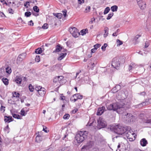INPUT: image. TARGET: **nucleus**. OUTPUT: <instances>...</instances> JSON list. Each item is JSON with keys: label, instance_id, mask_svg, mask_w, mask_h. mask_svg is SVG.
<instances>
[{"label": "nucleus", "instance_id": "nucleus-1", "mask_svg": "<svg viewBox=\"0 0 151 151\" xmlns=\"http://www.w3.org/2000/svg\"><path fill=\"white\" fill-rule=\"evenodd\" d=\"M110 129L111 131L114 132H131V128L129 126H122L120 124L116 125L114 124L110 127Z\"/></svg>", "mask_w": 151, "mask_h": 151}, {"label": "nucleus", "instance_id": "nucleus-2", "mask_svg": "<svg viewBox=\"0 0 151 151\" xmlns=\"http://www.w3.org/2000/svg\"><path fill=\"white\" fill-rule=\"evenodd\" d=\"M117 135H114L113 136L112 139L113 140L115 138H117L118 137H122L123 136L126 135V137L128 139H129L130 141H132L135 139V136L136 135L134 133H115Z\"/></svg>", "mask_w": 151, "mask_h": 151}, {"label": "nucleus", "instance_id": "nucleus-3", "mask_svg": "<svg viewBox=\"0 0 151 151\" xmlns=\"http://www.w3.org/2000/svg\"><path fill=\"white\" fill-rule=\"evenodd\" d=\"M124 105L125 104L123 101H120L119 102H117L110 104L107 107V108L109 110L116 111L118 109L122 108Z\"/></svg>", "mask_w": 151, "mask_h": 151}, {"label": "nucleus", "instance_id": "nucleus-4", "mask_svg": "<svg viewBox=\"0 0 151 151\" xmlns=\"http://www.w3.org/2000/svg\"><path fill=\"white\" fill-rule=\"evenodd\" d=\"M123 119L127 123H132L135 121L136 118L132 114L128 113L123 114Z\"/></svg>", "mask_w": 151, "mask_h": 151}, {"label": "nucleus", "instance_id": "nucleus-5", "mask_svg": "<svg viewBox=\"0 0 151 151\" xmlns=\"http://www.w3.org/2000/svg\"><path fill=\"white\" fill-rule=\"evenodd\" d=\"M88 133H78L76 136V139L77 142L78 143H82L85 139V138L86 137Z\"/></svg>", "mask_w": 151, "mask_h": 151}, {"label": "nucleus", "instance_id": "nucleus-6", "mask_svg": "<svg viewBox=\"0 0 151 151\" xmlns=\"http://www.w3.org/2000/svg\"><path fill=\"white\" fill-rule=\"evenodd\" d=\"M97 122L98 124L97 127L93 126V127L94 129H99L105 127L106 125V122H105L103 119L101 118L100 117L99 119L97 120Z\"/></svg>", "mask_w": 151, "mask_h": 151}, {"label": "nucleus", "instance_id": "nucleus-7", "mask_svg": "<svg viewBox=\"0 0 151 151\" xmlns=\"http://www.w3.org/2000/svg\"><path fill=\"white\" fill-rule=\"evenodd\" d=\"M64 80V77L62 76H59L55 77L53 79L54 83L57 85L60 86L63 84L62 81Z\"/></svg>", "mask_w": 151, "mask_h": 151}, {"label": "nucleus", "instance_id": "nucleus-8", "mask_svg": "<svg viewBox=\"0 0 151 151\" xmlns=\"http://www.w3.org/2000/svg\"><path fill=\"white\" fill-rule=\"evenodd\" d=\"M119 58L118 57L114 58L112 62L111 65L114 68L117 69V67L119 66L120 65V62L119 61Z\"/></svg>", "mask_w": 151, "mask_h": 151}, {"label": "nucleus", "instance_id": "nucleus-9", "mask_svg": "<svg viewBox=\"0 0 151 151\" xmlns=\"http://www.w3.org/2000/svg\"><path fill=\"white\" fill-rule=\"evenodd\" d=\"M69 32L72 36L75 37H77L79 35L78 29L75 27H71L69 29Z\"/></svg>", "mask_w": 151, "mask_h": 151}, {"label": "nucleus", "instance_id": "nucleus-10", "mask_svg": "<svg viewBox=\"0 0 151 151\" xmlns=\"http://www.w3.org/2000/svg\"><path fill=\"white\" fill-rule=\"evenodd\" d=\"M94 144L93 141H89L86 145L83 146L81 149V151H84L85 150H89L92 147Z\"/></svg>", "mask_w": 151, "mask_h": 151}, {"label": "nucleus", "instance_id": "nucleus-11", "mask_svg": "<svg viewBox=\"0 0 151 151\" xmlns=\"http://www.w3.org/2000/svg\"><path fill=\"white\" fill-rule=\"evenodd\" d=\"M26 56V54L25 52L20 54L17 57V63L18 64L21 63L23 60L25 58Z\"/></svg>", "mask_w": 151, "mask_h": 151}, {"label": "nucleus", "instance_id": "nucleus-12", "mask_svg": "<svg viewBox=\"0 0 151 151\" xmlns=\"http://www.w3.org/2000/svg\"><path fill=\"white\" fill-rule=\"evenodd\" d=\"M116 151H128V150L124 144H119L117 146V149Z\"/></svg>", "mask_w": 151, "mask_h": 151}, {"label": "nucleus", "instance_id": "nucleus-13", "mask_svg": "<svg viewBox=\"0 0 151 151\" xmlns=\"http://www.w3.org/2000/svg\"><path fill=\"white\" fill-rule=\"evenodd\" d=\"M137 4L139 7L141 9H143L146 7V4L145 2L142 0H137Z\"/></svg>", "mask_w": 151, "mask_h": 151}, {"label": "nucleus", "instance_id": "nucleus-14", "mask_svg": "<svg viewBox=\"0 0 151 151\" xmlns=\"http://www.w3.org/2000/svg\"><path fill=\"white\" fill-rule=\"evenodd\" d=\"M36 134L37 135L36 137V141L37 142H39L42 140V133H36Z\"/></svg>", "mask_w": 151, "mask_h": 151}, {"label": "nucleus", "instance_id": "nucleus-15", "mask_svg": "<svg viewBox=\"0 0 151 151\" xmlns=\"http://www.w3.org/2000/svg\"><path fill=\"white\" fill-rule=\"evenodd\" d=\"M106 110L104 106H102L99 108L96 114L98 115H101Z\"/></svg>", "mask_w": 151, "mask_h": 151}, {"label": "nucleus", "instance_id": "nucleus-16", "mask_svg": "<svg viewBox=\"0 0 151 151\" xmlns=\"http://www.w3.org/2000/svg\"><path fill=\"white\" fill-rule=\"evenodd\" d=\"M121 86L119 85H116V86L113 88L111 90V91L113 93H116L117 91L120 89Z\"/></svg>", "mask_w": 151, "mask_h": 151}, {"label": "nucleus", "instance_id": "nucleus-17", "mask_svg": "<svg viewBox=\"0 0 151 151\" xmlns=\"http://www.w3.org/2000/svg\"><path fill=\"white\" fill-rule=\"evenodd\" d=\"M147 143V142L145 138L142 139L140 141V144L143 147L146 146Z\"/></svg>", "mask_w": 151, "mask_h": 151}, {"label": "nucleus", "instance_id": "nucleus-18", "mask_svg": "<svg viewBox=\"0 0 151 151\" xmlns=\"http://www.w3.org/2000/svg\"><path fill=\"white\" fill-rule=\"evenodd\" d=\"M45 89L44 88L42 87L38 91V93L40 96H44L45 93Z\"/></svg>", "mask_w": 151, "mask_h": 151}, {"label": "nucleus", "instance_id": "nucleus-19", "mask_svg": "<svg viewBox=\"0 0 151 151\" xmlns=\"http://www.w3.org/2000/svg\"><path fill=\"white\" fill-rule=\"evenodd\" d=\"M62 49V48L61 47L60 45H57L55 47V49L53 51V53L58 52L60 51Z\"/></svg>", "mask_w": 151, "mask_h": 151}, {"label": "nucleus", "instance_id": "nucleus-20", "mask_svg": "<svg viewBox=\"0 0 151 151\" xmlns=\"http://www.w3.org/2000/svg\"><path fill=\"white\" fill-rule=\"evenodd\" d=\"M66 55L67 53L66 52L60 53L59 57L58 58V60H61L66 56Z\"/></svg>", "mask_w": 151, "mask_h": 151}, {"label": "nucleus", "instance_id": "nucleus-21", "mask_svg": "<svg viewBox=\"0 0 151 151\" xmlns=\"http://www.w3.org/2000/svg\"><path fill=\"white\" fill-rule=\"evenodd\" d=\"M94 121V119L93 118L92 119H90L89 122H88L87 124V126H92L93 124Z\"/></svg>", "mask_w": 151, "mask_h": 151}, {"label": "nucleus", "instance_id": "nucleus-22", "mask_svg": "<svg viewBox=\"0 0 151 151\" xmlns=\"http://www.w3.org/2000/svg\"><path fill=\"white\" fill-rule=\"evenodd\" d=\"M108 30L109 29L108 27H106L104 28V38L106 37L108 35L109 33H108Z\"/></svg>", "mask_w": 151, "mask_h": 151}, {"label": "nucleus", "instance_id": "nucleus-23", "mask_svg": "<svg viewBox=\"0 0 151 151\" xmlns=\"http://www.w3.org/2000/svg\"><path fill=\"white\" fill-rule=\"evenodd\" d=\"M22 81V79L21 78V76H19L15 80V82L18 84H21Z\"/></svg>", "mask_w": 151, "mask_h": 151}, {"label": "nucleus", "instance_id": "nucleus-24", "mask_svg": "<svg viewBox=\"0 0 151 151\" xmlns=\"http://www.w3.org/2000/svg\"><path fill=\"white\" fill-rule=\"evenodd\" d=\"M77 96V99H81L83 98V96L81 95H80L79 93H76L75 94L73 95V97L75 98V96Z\"/></svg>", "mask_w": 151, "mask_h": 151}, {"label": "nucleus", "instance_id": "nucleus-25", "mask_svg": "<svg viewBox=\"0 0 151 151\" xmlns=\"http://www.w3.org/2000/svg\"><path fill=\"white\" fill-rule=\"evenodd\" d=\"M111 9L113 12H116L117 10L118 6L116 5L113 6L111 7Z\"/></svg>", "mask_w": 151, "mask_h": 151}, {"label": "nucleus", "instance_id": "nucleus-26", "mask_svg": "<svg viewBox=\"0 0 151 151\" xmlns=\"http://www.w3.org/2000/svg\"><path fill=\"white\" fill-rule=\"evenodd\" d=\"M148 104V102L147 101H145V102H143L142 103H141L140 104H138V107H141L147 105Z\"/></svg>", "mask_w": 151, "mask_h": 151}, {"label": "nucleus", "instance_id": "nucleus-27", "mask_svg": "<svg viewBox=\"0 0 151 151\" xmlns=\"http://www.w3.org/2000/svg\"><path fill=\"white\" fill-rule=\"evenodd\" d=\"M4 120L5 121V123L6 124V123L7 124L9 122V116H4Z\"/></svg>", "mask_w": 151, "mask_h": 151}, {"label": "nucleus", "instance_id": "nucleus-28", "mask_svg": "<svg viewBox=\"0 0 151 151\" xmlns=\"http://www.w3.org/2000/svg\"><path fill=\"white\" fill-rule=\"evenodd\" d=\"M88 29H83L81 30V35H85L86 33L88 32Z\"/></svg>", "mask_w": 151, "mask_h": 151}, {"label": "nucleus", "instance_id": "nucleus-29", "mask_svg": "<svg viewBox=\"0 0 151 151\" xmlns=\"http://www.w3.org/2000/svg\"><path fill=\"white\" fill-rule=\"evenodd\" d=\"M141 36V35H137L136 36L134 37L133 39V40L135 41L136 42L135 44L136 43H137L139 41H137V40Z\"/></svg>", "mask_w": 151, "mask_h": 151}, {"label": "nucleus", "instance_id": "nucleus-30", "mask_svg": "<svg viewBox=\"0 0 151 151\" xmlns=\"http://www.w3.org/2000/svg\"><path fill=\"white\" fill-rule=\"evenodd\" d=\"M42 52V50L41 48H38L36 50L35 52L37 54H40Z\"/></svg>", "mask_w": 151, "mask_h": 151}, {"label": "nucleus", "instance_id": "nucleus-31", "mask_svg": "<svg viewBox=\"0 0 151 151\" xmlns=\"http://www.w3.org/2000/svg\"><path fill=\"white\" fill-rule=\"evenodd\" d=\"M59 151H70L69 148L68 147H64L60 149Z\"/></svg>", "mask_w": 151, "mask_h": 151}, {"label": "nucleus", "instance_id": "nucleus-32", "mask_svg": "<svg viewBox=\"0 0 151 151\" xmlns=\"http://www.w3.org/2000/svg\"><path fill=\"white\" fill-rule=\"evenodd\" d=\"M2 81L5 85H7L8 84V80L6 78H3Z\"/></svg>", "mask_w": 151, "mask_h": 151}, {"label": "nucleus", "instance_id": "nucleus-33", "mask_svg": "<svg viewBox=\"0 0 151 151\" xmlns=\"http://www.w3.org/2000/svg\"><path fill=\"white\" fill-rule=\"evenodd\" d=\"M12 93L13 97H16V98H19V93H17V92H15Z\"/></svg>", "mask_w": 151, "mask_h": 151}, {"label": "nucleus", "instance_id": "nucleus-34", "mask_svg": "<svg viewBox=\"0 0 151 151\" xmlns=\"http://www.w3.org/2000/svg\"><path fill=\"white\" fill-rule=\"evenodd\" d=\"M144 122L145 123L151 124V119L147 118L144 120Z\"/></svg>", "mask_w": 151, "mask_h": 151}, {"label": "nucleus", "instance_id": "nucleus-35", "mask_svg": "<svg viewBox=\"0 0 151 151\" xmlns=\"http://www.w3.org/2000/svg\"><path fill=\"white\" fill-rule=\"evenodd\" d=\"M110 9L109 7H106L105 9L104 10V14H107V13H108L109 12V11H110Z\"/></svg>", "mask_w": 151, "mask_h": 151}, {"label": "nucleus", "instance_id": "nucleus-36", "mask_svg": "<svg viewBox=\"0 0 151 151\" xmlns=\"http://www.w3.org/2000/svg\"><path fill=\"white\" fill-rule=\"evenodd\" d=\"M58 19H61L62 17V14L61 13H59L57 14H55L54 15Z\"/></svg>", "mask_w": 151, "mask_h": 151}, {"label": "nucleus", "instance_id": "nucleus-37", "mask_svg": "<svg viewBox=\"0 0 151 151\" xmlns=\"http://www.w3.org/2000/svg\"><path fill=\"white\" fill-rule=\"evenodd\" d=\"M33 9L34 11L35 12L37 13H38L39 12V9L38 7L37 6H34L33 7Z\"/></svg>", "mask_w": 151, "mask_h": 151}, {"label": "nucleus", "instance_id": "nucleus-38", "mask_svg": "<svg viewBox=\"0 0 151 151\" xmlns=\"http://www.w3.org/2000/svg\"><path fill=\"white\" fill-rule=\"evenodd\" d=\"M114 13L113 12H111L109 14L107 17L106 19L107 20H109L113 16Z\"/></svg>", "mask_w": 151, "mask_h": 151}, {"label": "nucleus", "instance_id": "nucleus-39", "mask_svg": "<svg viewBox=\"0 0 151 151\" xmlns=\"http://www.w3.org/2000/svg\"><path fill=\"white\" fill-rule=\"evenodd\" d=\"M32 14L30 12H27L25 13V16L27 17H29Z\"/></svg>", "mask_w": 151, "mask_h": 151}, {"label": "nucleus", "instance_id": "nucleus-40", "mask_svg": "<svg viewBox=\"0 0 151 151\" xmlns=\"http://www.w3.org/2000/svg\"><path fill=\"white\" fill-rule=\"evenodd\" d=\"M107 45L106 43H104L102 46L101 49L103 51H104L106 50V48L107 46Z\"/></svg>", "mask_w": 151, "mask_h": 151}, {"label": "nucleus", "instance_id": "nucleus-41", "mask_svg": "<svg viewBox=\"0 0 151 151\" xmlns=\"http://www.w3.org/2000/svg\"><path fill=\"white\" fill-rule=\"evenodd\" d=\"M116 42L117 43V46H119L123 44L122 41L118 39L117 40Z\"/></svg>", "mask_w": 151, "mask_h": 151}, {"label": "nucleus", "instance_id": "nucleus-42", "mask_svg": "<svg viewBox=\"0 0 151 151\" xmlns=\"http://www.w3.org/2000/svg\"><path fill=\"white\" fill-rule=\"evenodd\" d=\"M35 61L37 62H39L40 60V56L39 55H36L35 59Z\"/></svg>", "mask_w": 151, "mask_h": 151}, {"label": "nucleus", "instance_id": "nucleus-43", "mask_svg": "<svg viewBox=\"0 0 151 151\" xmlns=\"http://www.w3.org/2000/svg\"><path fill=\"white\" fill-rule=\"evenodd\" d=\"M29 88L30 91L33 92L34 89V88L31 84H30L29 86Z\"/></svg>", "mask_w": 151, "mask_h": 151}, {"label": "nucleus", "instance_id": "nucleus-44", "mask_svg": "<svg viewBox=\"0 0 151 151\" xmlns=\"http://www.w3.org/2000/svg\"><path fill=\"white\" fill-rule=\"evenodd\" d=\"M13 117L17 119H20V116L19 115H17L15 114H12Z\"/></svg>", "mask_w": 151, "mask_h": 151}, {"label": "nucleus", "instance_id": "nucleus-45", "mask_svg": "<svg viewBox=\"0 0 151 151\" xmlns=\"http://www.w3.org/2000/svg\"><path fill=\"white\" fill-rule=\"evenodd\" d=\"M70 115L68 114H65L63 116V118L65 119H68L70 117Z\"/></svg>", "mask_w": 151, "mask_h": 151}, {"label": "nucleus", "instance_id": "nucleus-46", "mask_svg": "<svg viewBox=\"0 0 151 151\" xmlns=\"http://www.w3.org/2000/svg\"><path fill=\"white\" fill-rule=\"evenodd\" d=\"M42 28L44 29H47L48 28V24L47 23L44 24L42 26Z\"/></svg>", "mask_w": 151, "mask_h": 151}, {"label": "nucleus", "instance_id": "nucleus-47", "mask_svg": "<svg viewBox=\"0 0 151 151\" xmlns=\"http://www.w3.org/2000/svg\"><path fill=\"white\" fill-rule=\"evenodd\" d=\"M60 99L61 100H64L65 99V96H63V94H60Z\"/></svg>", "mask_w": 151, "mask_h": 151}, {"label": "nucleus", "instance_id": "nucleus-48", "mask_svg": "<svg viewBox=\"0 0 151 151\" xmlns=\"http://www.w3.org/2000/svg\"><path fill=\"white\" fill-rule=\"evenodd\" d=\"M41 88H42V87H41V86H35V89L36 91H37L38 92V91H40V90Z\"/></svg>", "mask_w": 151, "mask_h": 151}, {"label": "nucleus", "instance_id": "nucleus-49", "mask_svg": "<svg viewBox=\"0 0 151 151\" xmlns=\"http://www.w3.org/2000/svg\"><path fill=\"white\" fill-rule=\"evenodd\" d=\"M101 46V45L99 44H97L94 45V47L95 48H96V49L97 50L98 48L99 47Z\"/></svg>", "mask_w": 151, "mask_h": 151}, {"label": "nucleus", "instance_id": "nucleus-50", "mask_svg": "<svg viewBox=\"0 0 151 151\" xmlns=\"http://www.w3.org/2000/svg\"><path fill=\"white\" fill-rule=\"evenodd\" d=\"M9 124H7V125H6V126L5 128H4V131L5 132L9 130Z\"/></svg>", "mask_w": 151, "mask_h": 151}, {"label": "nucleus", "instance_id": "nucleus-51", "mask_svg": "<svg viewBox=\"0 0 151 151\" xmlns=\"http://www.w3.org/2000/svg\"><path fill=\"white\" fill-rule=\"evenodd\" d=\"M77 100V99L76 98H75V97L73 98V96H72V97L70 98V100L71 101H73L74 102L76 101Z\"/></svg>", "mask_w": 151, "mask_h": 151}, {"label": "nucleus", "instance_id": "nucleus-52", "mask_svg": "<svg viewBox=\"0 0 151 151\" xmlns=\"http://www.w3.org/2000/svg\"><path fill=\"white\" fill-rule=\"evenodd\" d=\"M43 130L45 132H48L49 131L47 127H45V128L43 126Z\"/></svg>", "mask_w": 151, "mask_h": 151}, {"label": "nucleus", "instance_id": "nucleus-53", "mask_svg": "<svg viewBox=\"0 0 151 151\" xmlns=\"http://www.w3.org/2000/svg\"><path fill=\"white\" fill-rule=\"evenodd\" d=\"M21 114L23 116H25L26 115V114H25L24 111L23 110V109H22L21 111Z\"/></svg>", "mask_w": 151, "mask_h": 151}, {"label": "nucleus", "instance_id": "nucleus-54", "mask_svg": "<svg viewBox=\"0 0 151 151\" xmlns=\"http://www.w3.org/2000/svg\"><path fill=\"white\" fill-rule=\"evenodd\" d=\"M5 108V107L4 106H1V107L0 108V110L1 111H2L3 112H4L5 111V109H4Z\"/></svg>", "mask_w": 151, "mask_h": 151}, {"label": "nucleus", "instance_id": "nucleus-55", "mask_svg": "<svg viewBox=\"0 0 151 151\" xmlns=\"http://www.w3.org/2000/svg\"><path fill=\"white\" fill-rule=\"evenodd\" d=\"M90 6H88L86 8V10L87 11L86 12H89L90 11Z\"/></svg>", "mask_w": 151, "mask_h": 151}, {"label": "nucleus", "instance_id": "nucleus-56", "mask_svg": "<svg viewBox=\"0 0 151 151\" xmlns=\"http://www.w3.org/2000/svg\"><path fill=\"white\" fill-rule=\"evenodd\" d=\"M78 110V109H75L73 110L71 112L72 113L75 114L77 112Z\"/></svg>", "mask_w": 151, "mask_h": 151}, {"label": "nucleus", "instance_id": "nucleus-57", "mask_svg": "<svg viewBox=\"0 0 151 151\" xmlns=\"http://www.w3.org/2000/svg\"><path fill=\"white\" fill-rule=\"evenodd\" d=\"M63 14V16L64 17H65L66 16L67 14V11L66 10H65L64 11H63L62 12Z\"/></svg>", "mask_w": 151, "mask_h": 151}, {"label": "nucleus", "instance_id": "nucleus-58", "mask_svg": "<svg viewBox=\"0 0 151 151\" xmlns=\"http://www.w3.org/2000/svg\"><path fill=\"white\" fill-rule=\"evenodd\" d=\"M138 94L140 95H142L143 96H145V93L144 91L140 93H138Z\"/></svg>", "mask_w": 151, "mask_h": 151}, {"label": "nucleus", "instance_id": "nucleus-59", "mask_svg": "<svg viewBox=\"0 0 151 151\" xmlns=\"http://www.w3.org/2000/svg\"><path fill=\"white\" fill-rule=\"evenodd\" d=\"M130 65H131L133 69L135 68L137 66L136 65H135V64L133 63H131L130 64Z\"/></svg>", "mask_w": 151, "mask_h": 151}, {"label": "nucleus", "instance_id": "nucleus-60", "mask_svg": "<svg viewBox=\"0 0 151 151\" xmlns=\"http://www.w3.org/2000/svg\"><path fill=\"white\" fill-rule=\"evenodd\" d=\"M96 48H93L91 50V52L93 53L95 52L96 50Z\"/></svg>", "mask_w": 151, "mask_h": 151}, {"label": "nucleus", "instance_id": "nucleus-61", "mask_svg": "<svg viewBox=\"0 0 151 151\" xmlns=\"http://www.w3.org/2000/svg\"><path fill=\"white\" fill-rule=\"evenodd\" d=\"M78 3L81 4L82 3H84V0H78Z\"/></svg>", "mask_w": 151, "mask_h": 151}, {"label": "nucleus", "instance_id": "nucleus-62", "mask_svg": "<svg viewBox=\"0 0 151 151\" xmlns=\"http://www.w3.org/2000/svg\"><path fill=\"white\" fill-rule=\"evenodd\" d=\"M149 43L147 42H146L145 43V48L147 47H148V46H149Z\"/></svg>", "mask_w": 151, "mask_h": 151}, {"label": "nucleus", "instance_id": "nucleus-63", "mask_svg": "<svg viewBox=\"0 0 151 151\" xmlns=\"http://www.w3.org/2000/svg\"><path fill=\"white\" fill-rule=\"evenodd\" d=\"M95 20V19L94 18H92L91 21L89 22V23L91 24L93 23V22Z\"/></svg>", "mask_w": 151, "mask_h": 151}, {"label": "nucleus", "instance_id": "nucleus-64", "mask_svg": "<svg viewBox=\"0 0 151 151\" xmlns=\"http://www.w3.org/2000/svg\"><path fill=\"white\" fill-rule=\"evenodd\" d=\"M29 22L30 23V24H29V25L30 26H33L34 24V23L31 20Z\"/></svg>", "mask_w": 151, "mask_h": 151}]
</instances>
